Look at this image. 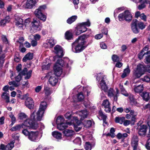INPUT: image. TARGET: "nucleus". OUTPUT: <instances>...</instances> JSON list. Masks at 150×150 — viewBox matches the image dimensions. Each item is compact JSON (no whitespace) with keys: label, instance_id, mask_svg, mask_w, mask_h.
Here are the masks:
<instances>
[{"label":"nucleus","instance_id":"1","mask_svg":"<svg viewBox=\"0 0 150 150\" xmlns=\"http://www.w3.org/2000/svg\"><path fill=\"white\" fill-rule=\"evenodd\" d=\"M54 49V52L57 55L53 58L54 60L56 61L54 66V69L56 73L59 76L62 72V67L64 66L69 69L72 62L67 57L64 58L63 59L61 58L64 54L63 49L61 46L57 45Z\"/></svg>","mask_w":150,"mask_h":150},{"label":"nucleus","instance_id":"2","mask_svg":"<svg viewBox=\"0 0 150 150\" xmlns=\"http://www.w3.org/2000/svg\"><path fill=\"white\" fill-rule=\"evenodd\" d=\"M47 107V103L45 101H42L40 104L39 110L37 112L35 111L31 113V119H27L22 124L23 129L26 127L29 129H36L38 127V125L34 121H40L42 117L44 112Z\"/></svg>","mask_w":150,"mask_h":150},{"label":"nucleus","instance_id":"3","mask_svg":"<svg viewBox=\"0 0 150 150\" xmlns=\"http://www.w3.org/2000/svg\"><path fill=\"white\" fill-rule=\"evenodd\" d=\"M88 35H83L79 36L72 44V50L75 53H79L83 51L87 46V39Z\"/></svg>","mask_w":150,"mask_h":150},{"label":"nucleus","instance_id":"4","mask_svg":"<svg viewBox=\"0 0 150 150\" xmlns=\"http://www.w3.org/2000/svg\"><path fill=\"white\" fill-rule=\"evenodd\" d=\"M146 71L150 73V65L146 67L143 64H139L136 69H134L133 74L136 78H138L143 75Z\"/></svg>","mask_w":150,"mask_h":150},{"label":"nucleus","instance_id":"5","mask_svg":"<svg viewBox=\"0 0 150 150\" xmlns=\"http://www.w3.org/2000/svg\"><path fill=\"white\" fill-rule=\"evenodd\" d=\"M96 79L97 81H99L98 84V87L105 92H106L108 87L105 82L106 80V76L103 73H100L97 74Z\"/></svg>","mask_w":150,"mask_h":150},{"label":"nucleus","instance_id":"6","mask_svg":"<svg viewBox=\"0 0 150 150\" xmlns=\"http://www.w3.org/2000/svg\"><path fill=\"white\" fill-rule=\"evenodd\" d=\"M118 18L120 21H126L129 22L132 19V14L130 11L126 10L124 12L119 14Z\"/></svg>","mask_w":150,"mask_h":150},{"label":"nucleus","instance_id":"7","mask_svg":"<svg viewBox=\"0 0 150 150\" xmlns=\"http://www.w3.org/2000/svg\"><path fill=\"white\" fill-rule=\"evenodd\" d=\"M46 8V6L45 5H42L40 6L34 12V14L36 16L43 22L46 21L47 17L42 13V11Z\"/></svg>","mask_w":150,"mask_h":150},{"label":"nucleus","instance_id":"8","mask_svg":"<svg viewBox=\"0 0 150 150\" xmlns=\"http://www.w3.org/2000/svg\"><path fill=\"white\" fill-rule=\"evenodd\" d=\"M88 112L86 110L78 111L76 113L77 116L73 117L74 119L77 124L81 123V120L87 117L88 115Z\"/></svg>","mask_w":150,"mask_h":150},{"label":"nucleus","instance_id":"9","mask_svg":"<svg viewBox=\"0 0 150 150\" xmlns=\"http://www.w3.org/2000/svg\"><path fill=\"white\" fill-rule=\"evenodd\" d=\"M54 74L52 72H50L48 73L47 75H46L45 77H50L49 79V82L50 84L52 86L55 85L58 82V78L57 76H60L62 74V72L60 75H57V74L56 73L54 70Z\"/></svg>","mask_w":150,"mask_h":150},{"label":"nucleus","instance_id":"10","mask_svg":"<svg viewBox=\"0 0 150 150\" xmlns=\"http://www.w3.org/2000/svg\"><path fill=\"white\" fill-rule=\"evenodd\" d=\"M31 28L30 32H33L32 29L35 32L40 31L42 28V24L40 21L37 19H33L31 23Z\"/></svg>","mask_w":150,"mask_h":150},{"label":"nucleus","instance_id":"11","mask_svg":"<svg viewBox=\"0 0 150 150\" xmlns=\"http://www.w3.org/2000/svg\"><path fill=\"white\" fill-rule=\"evenodd\" d=\"M37 3L36 0H27L25 3H22V6L23 8L31 9L35 6Z\"/></svg>","mask_w":150,"mask_h":150},{"label":"nucleus","instance_id":"12","mask_svg":"<svg viewBox=\"0 0 150 150\" xmlns=\"http://www.w3.org/2000/svg\"><path fill=\"white\" fill-rule=\"evenodd\" d=\"M39 133L38 132L31 131L28 135V138L31 141L36 142L40 139L41 137L39 136Z\"/></svg>","mask_w":150,"mask_h":150},{"label":"nucleus","instance_id":"13","mask_svg":"<svg viewBox=\"0 0 150 150\" xmlns=\"http://www.w3.org/2000/svg\"><path fill=\"white\" fill-rule=\"evenodd\" d=\"M15 22L16 26L19 29H23V20L19 16L16 15L14 16Z\"/></svg>","mask_w":150,"mask_h":150},{"label":"nucleus","instance_id":"14","mask_svg":"<svg viewBox=\"0 0 150 150\" xmlns=\"http://www.w3.org/2000/svg\"><path fill=\"white\" fill-rule=\"evenodd\" d=\"M139 139L138 137L136 135H134L131 140V144L133 147V150H136L138 148Z\"/></svg>","mask_w":150,"mask_h":150},{"label":"nucleus","instance_id":"15","mask_svg":"<svg viewBox=\"0 0 150 150\" xmlns=\"http://www.w3.org/2000/svg\"><path fill=\"white\" fill-rule=\"evenodd\" d=\"M130 1L138 4L140 3V4L137 6V8L139 10H142L144 8L145 6V4L147 3V0H130Z\"/></svg>","mask_w":150,"mask_h":150},{"label":"nucleus","instance_id":"16","mask_svg":"<svg viewBox=\"0 0 150 150\" xmlns=\"http://www.w3.org/2000/svg\"><path fill=\"white\" fill-rule=\"evenodd\" d=\"M145 54H147V56L146 57L145 59V62L146 63H150V50L146 52H143L142 51L138 55V58L141 59H142Z\"/></svg>","mask_w":150,"mask_h":150},{"label":"nucleus","instance_id":"17","mask_svg":"<svg viewBox=\"0 0 150 150\" xmlns=\"http://www.w3.org/2000/svg\"><path fill=\"white\" fill-rule=\"evenodd\" d=\"M86 30V27L83 26L80 23L76 28L75 30L76 34L78 35H79L85 32Z\"/></svg>","mask_w":150,"mask_h":150},{"label":"nucleus","instance_id":"18","mask_svg":"<svg viewBox=\"0 0 150 150\" xmlns=\"http://www.w3.org/2000/svg\"><path fill=\"white\" fill-rule=\"evenodd\" d=\"M25 105L30 109H33L34 106V102L33 99L30 97L28 98L25 102Z\"/></svg>","mask_w":150,"mask_h":150},{"label":"nucleus","instance_id":"19","mask_svg":"<svg viewBox=\"0 0 150 150\" xmlns=\"http://www.w3.org/2000/svg\"><path fill=\"white\" fill-rule=\"evenodd\" d=\"M14 143L15 141H13L6 146L4 144H1L0 145L1 148L3 150H11L14 146Z\"/></svg>","mask_w":150,"mask_h":150},{"label":"nucleus","instance_id":"20","mask_svg":"<svg viewBox=\"0 0 150 150\" xmlns=\"http://www.w3.org/2000/svg\"><path fill=\"white\" fill-rule=\"evenodd\" d=\"M146 125H142L140 126L138 131L139 134L142 136H144L147 130Z\"/></svg>","mask_w":150,"mask_h":150},{"label":"nucleus","instance_id":"21","mask_svg":"<svg viewBox=\"0 0 150 150\" xmlns=\"http://www.w3.org/2000/svg\"><path fill=\"white\" fill-rule=\"evenodd\" d=\"M137 20H133L131 24V29L133 32L135 34L138 33L139 32V30L137 27Z\"/></svg>","mask_w":150,"mask_h":150},{"label":"nucleus","instance_id":"22","mask_svg":"<svg viewBox=\"0 0 150 150\" xmlns=\"http://www.w3.org/2000/svg\"><path fill=\"white\" fill-rule=\"evenodd\" d=\"M103 106L105 108V110L106 112H109L111 111L110 103L108 99L104 100L103 102Z\"/></svg>","mask_w":150,"mask_h":150},{"label":"nucleus","instance_id":"23","mask_svg":"<svg viewBox=\"0 0 150 150\" xmlns=\"http://www.w3.org/2000/svg\"><path fill=\"white\" fill-rule=\"evenodd\" d=\"M143 84L141 83L139 85H135L134 87L133 90L135 93H140L144 90Z\"/></svg>","mask_w":150,"mask_h":150},{"label":"nucleus","instance_id":"24","mask_svg":"<svg viewBox=\"0 0 150 150\" xmlns=\"http://www.w3.org/2000/svg\"><path fill=\"white\" fill-rule=\"evenodd\" d=\"M80 124L81 123L79 124H77L73 118V119L71 121L70 123H69V125H73L75 130L76 131L78 132L81 129V128L79 126Z\"/></svg>","mask_w":150,"mask_h":150},{"label":"nucleus","instance_id":"25","mask_svg":"<svg viewBox=\"0 0 150 150\" xmlns=\"http://www.w3.org/2000/svg\"><path fill=\"white\" fill-rule=\"evenodd\" d=\"M32 72V71L31 70H30L28 71H27V69L26 68H25L21 72V73L23 75H26L25 79H28L30 78Z\"/></svg>","mask_w":150,"mask_h":150},{"label":"nucleus","instance_id":"26","mask_svg":"<svg viewBox=\"0 0 150 150\" xmlns=\"http://www.w3.org/2000/svg\"><path fill=\"white\" fill-rule=\"evenodd\" d=\"M65 136L67 137H70L71 138L72 136L74 134V132L72 130H69L68 129H65L63 132Z\"/></svg>","mask_w":150,"mask_h":150},{"label":"nucleus","instance_id":"27","mask_svg":"<svg viewBox=\"0 0 150 150\" xmlns=\"http://www.w3.org/2000/svg\"><path fill=\"white\" fill-rule=\"evenodd\" d=\"M130 100V104L133 105H134L137 106H139V105L137 101V100L134 98V96L132 94H130L129 97Z\"/></svg>","mask_w":150,"mask_h":150},{"label":"nucleus","instance_id":"28","mask_svg":"<svg viewBox=\"0 0 150 150\" xmlns=\"http://www.w3.org/2000/svg\"><path fill=\"white\" fill-rule=\"evenodd\" d=\"M8 84L9 85H11L9 88L10 91H12L14 89L15 87H16L19 86L20 83H19L16 82L15 81H13L9 82Z\"/></svg>","mask_w":150,"mask_h":150},{"label":"nucleus","instance_id":"29","mask_svg":"<svg viewBox=\"0 0 150 150\" xmlns=\"http://www.w3.org/2000/svg\"><path fill=\"white\" fill-rule=\"evenodd\" d=\"M0 67L2 66L4 62V58L5 57V55L4 53L2 51V47L1 46H0Z\"/></svg>","mask_w":150,"mask_h":150},{"label":"nucleus","instance_id":"30","mask_svg":"<svg viewBox=\"0 0 150 150\" xmlns=\"http://www.w3.org/2000/svg\"><path fill=\"white\" fill-rule=\"evenodd\" d=\"M33 54L30 52L27 53L23 59V62H26L28 60H29L33 58Z\"/></svg>","mask_w":150,"mask_h":150},{"label":"nucleus","instance_id":"31","mask_svg":"<svg viewBox=\"0 0 150 150\" xmlns=\"http://www.w3.org/2000/svg\"><path fill=\"white\" fill-rule=\"evenodd\" d=\"M52 135L53 137L57 139H60L62 138V134L61 133L57 131H54L52 132Z\"/></svg>","mask_w":150,"mask_h":150},{"label":"nucleus","instance_id":"32","mask_svg":"<svg viewBox=\"0 0 150 150\" xmlns=\"http://www.w3.org/2000/svg\"><path fill=\"white\" fill-rule=\"evenodd\" d=\"M11 19L8 16H7L5 18L0 21V26H4L6 23H8L10 21Z\"/></svg>","mask_w":150,"mask_h":150},{"label":"nucleus","instance_id":"33","mask_svg":"<svg viewBox=\"0 0 150 150\" xmlns=\"http://www.w3.org/2000/svg\"><path fill=\"white\" fill-rule=\"evenodd\" d=\"M141 96L142 97L143 99L146 101H148L150 98L149 93L147 92H143Z\"/></svg>","mask_w":150,"mask_h":150},{"label":"nucleus","instance_id":"34","mask_svg":"<svg viewBox=\"0 0 150 150\" xmlns=\"http://www.w3.org/2000/svg\"><path fill=\"white\" fill-rule=\"evenodd\" d=\"M69 123H70V122H67L66 123H64L57 125V129L60 130H63L67 127V125H69Z\"/></svg>","mask_w":150,"mask_h":150},{"label":"nucleus","instance_id":"35","mask_svg":"<svg viewBox=\"0 0 150 150\" xmlns=\"http://www.w3.org/2000/svg\"><path fill=\"white\" fill-rule=\"evenodd\" d=\"M73 34L70 30H68L65 34V38L67 40H71L73 38Z\"/></svg>","mask_w":150,"mask_h":150},{"label":"nucleus","instance_id":"36","mask_svg":"<svg viewBox=\"0 0 150 150\" xmlns=\"http://www.w3.org/2000/svg\"><path fill=\"white\" fill-rule=\"evenodd\" d=\"M9 94L7 92H4L1 95L2 98L5 100L6 103L9 102Z\"/></svg>","mask_w":150,"mask_h":150},{"label":"nucleus","instance_id":"37","mask_svg":"<svg viewBox=\"0 0 150 150\" xmlns=\"http://www.w3.org/2000/svg\"><path fill=\"white\" fill-rule=\"evenodd\" d=\"M47 40V42L49 44L50 47H52L56 43V40L53 38L48 39Z\"/></svg>","mask_w":150,"mask_h":150},{"label":"nucleus","instance_id":"38","mask_svg":"<svg viewBox=\"0 0 150 150\" xmlns=\"http://www.w3.org/2000/svg\"><path fill=\"white\" fill-rule=\"evenodd\" d=\"M77 98L75 100H74V102L80 101L82 100L84 98V96L82 92H80L77 95Z\"/></svg>","mask_w":150,"mask_h":150},{"label":"nucleus","instance_id":"39","mask_svg":"<svg viewBox=\"0 0 150 150\" xmlns=\"http://www.w3.org/2000/svg\"><path fill=\"white\" fill-rule=\"evenodd\" d=\"M23 125L22 124L21 125H17L14 126L10 129V130L12 131H19L21 129H23Z\"/></svg>","mask_w":150,"mask_h":150},{"label":"nucleus","instance_id":"40","mask_svg":"<svg viewBox=\"0 0 150 150\" xmlns=\"http://www.w3.org/2000/svg\"><path fill=\"white\" fill-rule=\"evenodd\" d=\"M130 71L129 68V67L128 66H127V67L124 70L121 76L122 77V78H125L129 74Z\"/></svg>","mask_w":150,"mask_h":150},{"label":"nucleus","instance_id":"41","mask_svg":"<svg viewBox=\"0 0 150 150\" xmlns=\"http://www.w3.org/2000/svg\"><path fill=\"white\" fill-rule=\"evenodd\" d=\"M128 135L127 133H118L116 135V137L119 139H124L127 137Z\"/></svg>","mask_w":150,"mask_h":150},{"label":"nucleus","instance_id":"42","mask_svg":"<svg viewBox=\"0 0 150 150\" xmlns=\"http://www.w3.org/2000/svg\"><path fill=\"white\" fill-rule=\"evenodd\" d=\"M116 89L117 88H116V91H115L113 89L110 88L108 92V96L111 98L114 95H115L116 93Z\"/></svg>","mask_w":150,"mask_h":150},{"label":"nucleus","instance_id":"43","mask_svg":"<svg viewBox=\"0 0 150 150\" xmlns=\"http://www.w3.org/2000/svg\"><path fill=\"white\" fill-rule=\"evenodd\" d=\"M24 41L23 38L22 37H20L18 40L16 42V44L18 45L19 46V47L23 46V42Z\"/></svg>","mask_w":150,"mask_h":150},{"label":"nucleus","instance_id":"44","mask_svg":"<svg viewBox=\"0 0 150 150\" xmlns=\"http://www.w3.org/2000/svg\"><path fill=\"white\" fill-rule=\"evenodd\" d=\"M77 18V17L76 16H72L68 19L67 21V23L68 24H71L75 21Z\"/></svg>","mask_w":150,"mask_h":150},{"label":"nucleus","instance_id":"45","mask_svg":"<svg viewBox=\"0 0 150 150\" xmlns=\"http://www.w3.org/2000/svg\"><path fill=\"white\" fill-rule=\"evenodd\" d=\"M98 114L99 116L103 120V122L106 124L107 122L106 120L107 118V116L104 115L101 110L99 111Z\"/></svg>","mask_w":150,"mask_h":150},{"label":"nucleus","instance_id":"46","mask_svg":"<svg viewBox=\"0 0 150 150\" xmlns=\"http://www.w3.org/2000/svg\"><path fill=\"white\" fill-rule=\"evenodd\" d=\"M56 122L57 125L65 123L63 117L62 116H59L57 117Z\"/></svg>","mask_w":150,"mask_h":150},{"label":"nucleus","instance_id":"47","mask_svg":"<svg viewBox=\"0 0 150 150\" xmlns=\"http://www.w3.org/2000/svg\"><path fill=\"white\" fill-rule=\"evenodd\" d=\"M119 87L121 90V92L122 94L126 96H128V93L127 92L125 89L124 88L122 85L120 84Z\"/></svg>","mask_w":150,"mask_h":150},{"label":"nucleus","instance_id":"48","mask_svg":"<svg viewBox=\"0 0 150 150\" xmlns=\"http://www.w3.org/2000/svg\"><path fill=\"white\" fill-rule=\"evenodd\" d=\"M125 120V118L123 117H116L115 118V122L117 123L122 124Z\"/></svg>","mask_w":150,"mask_h":150},{"label":"nucleus","instance_id":"49","mask_svg":"<svg viewBox=\"0 0 150 150\" xmlns=\"http://www.w3.org/2000/svg\"><path fill=\"white\" fill-rule=\"evenodd\" d=\"M44 91L47 96L49 95L52 93L51 90L50 88L47 87H45Z\"/></svg>","mask_w":150,"mask_h":150},{"label":"nucleus","instance_id":"50","mask_svg":"<svg viewBox=\"0 0 150 150\" xmlns=\"http://www.w3.org/2000/svg\"><path fill=\"white\" fill-rule=\"evenodd\" d=\"M19 118L21 120H23L27 119L28 117L24 113L21 112L18 115Z\"/></svg>","mask_w":150,"mask_h":150},{"label":"nucleus","instance_id":"51","mask_svg":"<svg viewBox=\"0 0 150 150\" xmlns=\"http://www.w3.org/2000/svg\"><path fill=\"white\" fill-rule=\"evenodd\" d=\"M115 130L114 128L112 127L111 128L110 132L107 134V136H110L112 138H113L115 137Z\"/></svg>","mask_w":150,"mask_h":150},{"label":"nucleus","instance_id":"52","mask_svg":"<svg viewBox=\"0 0 150 150\" xmlns=\"http://www.w3.org/2000/svg\"><path fill=\"white\" fill-rule=\"evenodd\" d=\"M91 89V88L88 86L83 87V90L84 92V94H86L85 93H86L87 96H88L90 92Z\"/></svg>","mask_w":150,"mask_h":150},{"label":"nucleus","instance_id":"53","mask_svg":"<svg viewBox=\"0 0 150 150\" xmlns=\"http://www.w3.org/2000/svg\"><path fill=\"white\" fill-rule=\"evenodd\" d=\"M92 125L91 121L90 120L85 121L84 122V125L86 128L90 127Z\"/></svg>","mask_w":150,"mask_h":150},{"label":"nucleus","instance_id":"54","mask_svg":"<svg viewBox=\"0 0 150 150\" xmlns=\"http://www.w3.org/2000/svg\"><path fill=\"white\" fill-rule=\"evenodd\" d=\"M138 25L139 28L141 30L144 29L146 27V25L144 23L142 22L138 23L137 21V25Z\"/></svg>","mask_w":150,"mask_h":150},{"label":"nucleus","instance_id":"55","mask_svg":"<svg viewBox=\"0 0 150 150\" xmlns=\"http://www.w3.org/2000/svg\"><path fill=\"white\" fill-rule=\"evenodd\" d=\"M80 23L86 27H89L91 25V22L88 19H87L86 22H83Z\"/></svg>","mask_w":150,"mask_h":150},{"label":"nucleus","instance_id":"56","mask_svg":"<svg viewBox=\"0 0 150 150\" xmlns=\"http://www.w3.org/2000/svg\"><path fill=\"white\" fill-rule=\"evenodd\" d=\"M92 148L91 144L89 142H87L86 143L85 148L86 150H91Z\"/></svg>","mask_w":150,"mask_h":150},{"label":"nucleus","instance_id":"57","mask_svg":"<svg viewBox=\"0 0 150 150\" xmlns=\"http://www.w3.org/2000/svg\"><path fill=\"white\" fill-rule=\"evenodd\" d=\"M23 74L21 73V72L18 75L15 77L16 81V82L18 83L21 79L22 75Z\"/></svg>","mask_w":150,"mask_h":150},{"label":"nucleus","instance_id":"58","mask_svg":"<svg viewBox=\"0 0 150 150\" xmlns=\"http://www.w3.org/2000/svg\"><path fill=\"white\" fill-rule=\"evenodd\" d=\"M9 117L11 118L12 120L11 125H13L14 124L16 120V118L11 112H10L9 113Z\"/></svg>","mask_w":150,"mask_h":150},{"label":"nucleus","instance_id":"59","mask_svg":"<svg viewBox=\"0 0 150 150\" xmlns=\"http://www.w3.org/2000/svg\"><path fill=\"white\" fill-rule=\"evenodd\" d=\"M72 113L71 111L67 112L65 115V118L69 119H70L71 117Z\"/></svg>","mask_w":150,"mask_h":150},{"label":"nucleus","instance_id":"60","mask_svg":"<svg viewBox=\"0 0 150 150\" xmlns=\"http://www.w3.org/2000/svg\"><path fill=\"white\" fill-rule=\"evenodd\" d=\"M112 61L114 62L119 61V57L116 55L113 54L112 55Z\"/></svg>","mask_w":150,"mask_h":150},{"label":"nucleus","instance_id":"61","mask_svg":"<svg viewBox=\"0 0 150 150\" xmlns=\"http://www.w3.org/2000/svg\"><path fill=\"white\" fill-rule=\"evenodd\" d=\"M73 142L75 144L80 145L81 142V139L80 137H76L74 140Z\"/></svg>","mask_w":150,"mask_h":150},{"label":"nucleus","instance_id":"62","mask_svg":"<svg viewBox=\"0 0 150 150\" xmlns=\"http://www.w3.org/2000/svg\"><path fill=\"white\" fill-rule=\"evenodd\" d=\"M31 20L30 18L25 19L24 21V24L25 27L28 26L31 22Z\"/></svg>","mask_w":150,"mask_h":150},{"label":"nucleus","instance_id":"63","mask_svg":"<svg viewBox=\"0 0 150 150\" xmlns=\"http://www.w3.org/2000/svg\"><path fill=\"white\" fill-rule=\"evenodd\" d=\"M142 80L144 81L147 82H150V78L147 75L145 76L144 78L142 79Z\"/></svg>","mask_w":150,"mask_h":150},{"label":"nucleus","instance_id":"64","mask_svg":"<svg viewBox=\"0 0 150 150\" xmlns=\"http://www.w3.org/2000/svg\"><path fill=\"white\" fill-rule=\"evenodd\" d=\"M145 146L147 149L150 150V138L147 140Z\"/></svg>","mask_w":150,"mask_h":150}]
</instances>
